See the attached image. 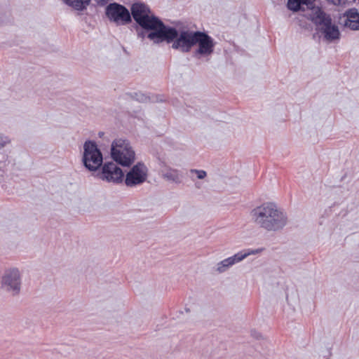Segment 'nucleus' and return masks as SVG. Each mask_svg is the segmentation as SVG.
Masks as SVG:
<instances>
[{
	"label": "nucleus",
	"instance_id": "f257e3e1",
	"mask_svg": "<svg viewBox=\"0 0 359 359\" xmlns=\"http://www.w3.org/2000/svg\"><path fill=\"white\" fill-rule=\"evenodd\" d=\"M149 8L143 4L132 6L131 13L134 20L144 29L152 30L147 37L155 43L166 41L170 43L178 35L175 28L166 27L162 21L154 16H149Z\"/></svg>",
	"mask_w": 359,
	"mask_h": 359
},
{
	"label": "nucleus",
	"instance_id": "f03ea898",
	"mask_svg": "<svg viewBox=\"0 0 359 359\" xmlns=\"http://www.w3.org/2000/svg\"><path fill=\"white\" fill-rule=\"evenodd\" d=\"M252 217L260 227L267 231L282 229L287 222V217L273 203H264L252 211Z\"/></svg>",
	"mask_w": 359,
	"mask_h": 359
},
{
	"label": "nucleus",
	"instance_id": "7ed1b4c3",
	"mask_svg": "<svg viewBox=\"0 0 359 359\" xmlns=\"http://www.w3.org/2000/svg\"><path fill=\"white\" fill-rule=\"evenodd\" d=\"M111 156L118 164L130 166L135 161V151L124 140H116L111 144Z\"/></svg>",
	"mask_w": 359,
	"mask_h": 359
},
{
	"label": "nucleus",
	"instance_id": "20e7f679",
	"mask_svg": "<svg viewBox=\"0 0 359 359\" xmlns=\"http://www.w3.org/2000/svg\"><path fill=\"white\" fill-rule=\"evenodd\" d=\"M83 161L85 166L90 170H97L102 163V156L93 142H86Z\"/></svg>",
	"mask_w": 359,
	"mask_h": 359
},
{
	"label": "nucleus",
	"instance_id": "39448f33",
	"mask_svg": "<svg viewBox=\"0 0 359 359\" xmlns=\"http://www.w3.org/2000/svg\"><path fill=\"white\" fill-rule=\"evenodd\" d=\"M106 15L110 20L117 24L125 25L131 21L128 9L116 3L110 4L106 8Z\"/></svg>",
	"mask_w": 359,
	"mask_h": 359
},
{
	"label": "nucleus",
	"instance_id": "423d86ee",
	"mask_svg": "<svg viewBox=\"0 0 359 359\" xmlns=\"http://www.w3.org/2000/svg\"><path fill=\"white\" fill-rule=\"evenodd\" d=\"M148 169L142 163H137L126 174L125 184L128 187L141 184L147 180Z\"/></svg>",
	"mask_w": 359,
	"mask_h": 359
},
{
	"label": "nucleus",
	"instance_id": "0eeeda50",
	"mask_svg": "<svg viewBox=\"0 0 359 359\" xmlns=\"http://www.w3.org/2000/svg\"><path fill=\"white\" fill-rule=\"evenodd\" d=\"M196 32L182 31L179 36L175 38L176 40L172 43V48L180 49L184 53H188L195 45Z\"/></svg>",
	"mask_w": 359,
	"mask_h": 359
},
{
	"label": "nucleus",
	"instance_id": "6e6552de",
	"mask_svg": "<svg viewBox=\"0 0 359 359\" xmlns=\"http://www.w3.org/2000/svg\"><path fill=\"white\" fill-rule=\"evenodd\" d=\"M100 178L109 182L119 183L123 180V173L114 163H107L104 164Z\"/></svg>",
	"mask_w": 359,
	"mask_h": 359
},
{
	"label": "nucleus",
	"instance_id": "1a4fd4ad",
	"mask_svg": "<svg viewBox=\"0 0 359 359\" xmlns=\"http://www.w3.org/2000/svg\"><path fill=\"white\" fill-rule=\"evenodd\" d=\"M195 45H198V48L195 54L210 55L213 53L215 43L213 39L205 32H196Z\"/></svg>",
	"mask_w": 359,
	"mask_h": 359
},
{
	"label": "nucleus",
	"instance_id": "9d476101",
	"mask_svg": "<svg viewBox=\"0 0 359 359\" xmlns=\"http://www.w3.org/2000/svg\"><path fill=\"white\" fill-rule=\"evenodd\" d=\"M262 249H257L255 250H245L241 251L236 254L234 256L229 257L227 259H224L219 264L217 267V271L219 272H222L225 270L226 268L234 264L236 262H238L241 260H243L244 258L248 257L250 255H255L257 254L260 252H262Z\"/></svg>",
	"mask_w": 359,
	"mask_h": 359
},
{
	"label": "nucleus",
	"instance_id": "9b49d317",
	"mask_svg": "<svg viewBox=\"0 0 359 359\" xmlns=\"http://www.w3.org/2000/svg\"><path fill=\"white\" fill-rule=\"evenodd\" d=\"M3 284L8 287V290H13L15 294L20 291V274L18 269L9 271L3 278Z\"/></svg>",
	"mask_w": 359,
	"mask_h": 359
},
{
	"label": "nucleus",
	"instance_id": "f8f14e48",
	"mask_svg": "<svg viewBox=\"0 0 359 359\" xmlns=\"http://www.w3.org/2000/svg\"><path fill=\"white\" fill-rule=\"evenodd\" d=\"M312 21L317 25L324 27L331 23V18L320 9H317L313 13L311 17Z\"/></svg>",
	"mask_w": 359,
	"mask_h": 359
},
{
	"label": "nucleus",
	"instance_id": "ddd939ff",
	"mask_svg": "<svg viewBox=\"0 0 359 359\" xmlns=\"http://www.w3.org/2000/svg\"><path fill=\"white\" fill-rule=\"evenodd\" d=\"M347 20L346 25L351 29H359V13L353 9L349 10L346 13Z\"/></svg>",
	"mask_w": 359,
	"mask_h": 359
},
{
	"label": "nucleus",
	"instance_id": "4468645a",
	"mask_svg": "<svg viewBox=\"0 0 359 359\" xmlns=\"http://www.w3.org/2000/svg\"><path fill=\"white\" fill-rule=\"evenodd\" d=\"M325 37L327 40L332 41L339 37V32L337 26L330 24L326 25L321 27Z\"/></svg>",
	"mask_w": 359,
	"mask_h": 359
},
{
	"label": "nucleus",
	"instance_id": "2eb2a0df",
	"mask_svg": "<svg viewBox=\"0 0 359 359\" xmlns=\"http://www.w3.org/2000/svg\"><path fill=\"white\" fill-rule=\"evenodd\" d=\"M67 4L78 11L85 9L89 4L90 0H65Z\"/></svg>",
	"mask_w": 359,
	"mask_h": 359
},
{
	"label": "nucleus",
	"instance_id": "dca6fc26",
	"mask_svg": "<svg viewBox=\"0 0 359 359\" xmlns=\"http://www.w3.org/2000/svg\"><path fill=\"white\" fill-rule=\"evenodd\" d=\"M163 177L168 180L177 182L180 179L178 172L176 170L169 169L163 173Z\"/></svg>",
	"mask_w": 359,
	"mask_h": 359
},
{
	"label": "nucleus",
	"instance_id": "f3484780",
	"mask_svg": "<svg viewBox=\"0 0 359 359\" xmlns=\"http://www.w3.org/2000/svg\"><path fill=\"white\" fill-rule=\"evenodd\" d=\"M302 3L300 0H288L287 2V8L290 10L297 11L300 9V6Z\"/></svg>",
	"mask_w": 359,
	"mask_h": 359
},
{
	"label": "nucleus",
	"instance_id": "a211bd4d",
	"mask_svg": "<svg viewBox=\"0 0 359 359\" xmlns=\"http://www.w3.org/2000/svg\"><path fill=\"white\" fill-rule=\"evenodd\" d=\"M191 172L196 173L198 179H203L206 176V172L204 170H191Z\"/></svg>",
	"mask_w": 359,
	"mask_h": 359
},
{
	"label": "nucleus",
	"instance_id": "6ab92c4d",
	"mask_svg": "<svg viewBox=\"0 0 359 359\" xmlns=\"http://www.w3.org/2000/svg\"><path fill=\"white\" fill-rule=\"evenodd\" d=\"M8 142L9 140L7 137H4L1 135H0V149L4 147Z\"/></svg>",
	"mask_w": 359,
	"mask_h": 359
},
{
	"label": "nucleus",
	"instance_id": "aec40b11",
	"mask_svg": "<svg viewBox=\"0 0 359 359\" xmlns=\"http://www.w3.org/2000/svg\"><path fill=\"white\" fill-rule=\"evenodd\" d=\"M328 1L331 2L332 4L334 5H339L342 2H344L345 0H327Z\"/></svg>",
	"mask_w": 359,
	"mask_h": 359
},
{
	"label": "nucleus",
	"instance_id": "412c9836",
	"mask_svg": "<svg viewBox=\"0 0 359 359\" xmlns=\"http://www.w3.org/2000/svg\"><path fill=\"white\" fill-rule=\"evenodd\" d=\"M137 100L140 102H144L148 100V97L145 96L144 95H141L140 97H137Z\"/></svg>",
	"mask_w": 359,
	"mask_h": 359
},
{
	"label": "nucleus",
	"instance_id": "4be33fe9",
	"mask_svg": "<svg viewBox=\"0 0 359 359\" xmlns=\"http://www.w3.org/2000/svg\"><path fill=\"white\" fill-rule=\"evenodd\" d=\"M314 0H300L302 4L303 5H309V4H311L313 3Z\"/></svg>",
	"mask_w": 359,
	"mask_h": 359
}]
</instances>
